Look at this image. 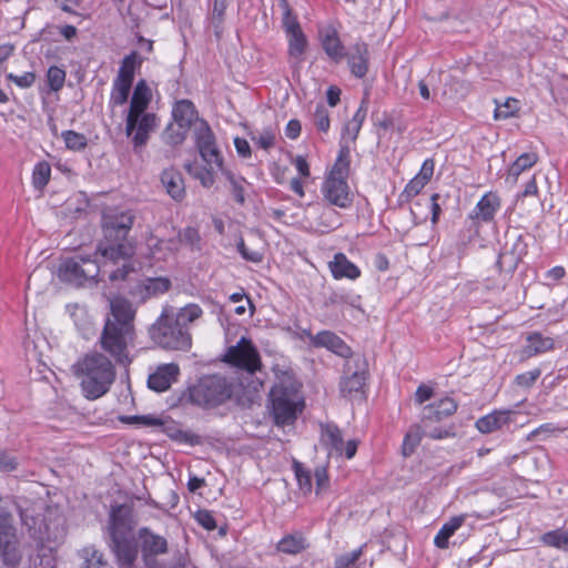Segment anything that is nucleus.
Instances as JSON below:
<instances>
[{
    "mask_svg": "<svg viewBox=\"0 0 568 568\" xmlns=\"http://www.w3.org/2000/svg\"><path fill=\"white\" fill-rule=\"evenodd\" d=\"M135 221L131 210L110 211L103 214L102 230L106 244H100L98 252L101 256L113 264L124 261L121 267L109 273L110 281L125 280L132 268L126 261L134 255V246L128 240Z\"/></svg>",
    "mask_w": 568,
    "mask_h": 568,
    "instance_id": "1",
    "label": "nucleus"
},
{
    "mask_svg": "<svg viewBox=\"0 0 568 568\" xmlns=\"http://www.w3.org/2000/svg\"><path fill=\"white\" fill-rule=\"evenodd\" d=\"M151 91L144 80H140L133 91L125 119V134L131 139L134 152H140L158 128V116L145 112L151 102Z\"/></svg>",
    "mask_w": 568,
    "mask_h": 568,
    "instance_id": "2",
    "label": "nucleus"
},
{
    "mask_svg": "<svg viewBox=\"0 0 568 568\" xmlns=\"http://www.w3.org/2000/svg\"><path fill=\"white\" fill-rule=\"evenodd\" d=\"M81 389L87 399L94 400L106 394L115 379L112 362L101 353L85 355L75 364Z\"/></svg>",
    "mask_w": 568,
    "mask_h": 568,
    "instance_id": "3",
    "label": "nucleus"
},
{
    "mask_svg": "<svg viewBox=\"0 0 568 568\" xmlns=\"http://www.w3.org/2000/svg\"><path fill=\"white\" fill-rule=\"evenodd\" d=\"M234 385L222 375H205L189 386L183 395L186 403L202 409L216 408L233 396Z\"/></svg>",
    "mask_w": 568,
    "mask_h": 568,
    "instance_id": "4",
    "label": "nucleus"
},
{
    "mask_svg": "<svg viewBox=\"0 0 568 568\" xmlns=\"http://www.w3.org/2000/svg\"><path fill=\"white\" fill-rule=\"evenodd\" d=\"M152 341L168 349H187L191 347V334L187 326L175 322L173 307L166 305L150 328Z\"/></svg>",
    "mask_w": 568,
    "mask_h": 568,
    "instance_id": "5",
    "label": "nucleus"
},
{
    "mask_svg": "<svg viewBox=\"0 0 568 568\" xmlns=\"http://www.w3.org/2000/svg\"><path fill=\"white\" fill-rule=\"evenodd\" d=\"M101 266L90 255L77 254L61 261L58 267V276L62 282L81 286L98 277Z\"/></svg>",
    "mask_w": 568,
    "mask_h": 568,
    "instance_id": "6",
    "label": "nucleus"
},
{
    "mask_svg": "<svg viewBox=\"0 0 568 568\" xmlns=\"http://www.w3.org/2000/svg\"><path fill=\"white\" fill-rule=\"evenodd\" d=\"M133 329H129L113 323H105L101 337V347L120 364H129L128 345L133 336Z\"/></svg>",
    "mask_w": 568,
    "mask_h": 568,
    "instance_id": "7",
    "label": "nucleus"
},
{
    "mask_svg": "<svg viewBox=\"0 0 568 568\" xmlns=\"http://www.w3.org/2000/svg\"><path fill=\"white\" fill-rule=\"evenodd\" d=\"M138 540L145 568H169L165 562L158 559L169 550V542L164 536L142 527L138 530Z\"/></svg>",
    "mask_w": 568,
    "mask_h": 568,
    "instance_id": "8",
    "label": "nucleus"
},
{
    "mask_svg": "<svg viewBox=\"0 0 568 568\" xmlns=\"http://www.w3.org/2000/svg\"><path fill=\"white\" fill-rule=\"evenodd\" d=\"M223 361L248 374H254L262 367L261 356L250 338L242 336L236 345L227 348Z\"/></svg>",
    "mask_w": 568,
    "mask_h": 568,
    "instance_id": "9",
    "label": "nucleus"
},
{
    "mask_svg": "<svg viewBox=\"0 0 568 568\" xmlns=\"http://www.w3.org/2000/svg\"><path fill=\"white\" fill-rule=\"evenodd\" d=\"M272 414L276 425H290L297 417L296 394L283 385H275L271 393Z\"/></svg>",
    "mask_w": 568,
    "mask_h": 568,
    "instance_id": "10",
    "label": "nucleus"
},
{
    "mask_svg": "<svg viewBox=\"0 0 568 568\" xmlns=\"http://www.w3.org/2000/svg\"><path fill=\"white\" fill-rule=\"evenodd\" d=\"M194 143L202 160L217 170L224 166L223 156L217 148L215 134L205 120L197 121L193 130Z\"/></svg>",
    "mask_w": 568,
    "mask_h": 568,
    "instance_id": "11",
    "label": "nucleus"
},
{
    "mask_svg": "<svg viewBox=\"0 0 568 568\" xmlns=\"http://www.w3.org/2000/svg\"><path fill=\"white\" fill-rule=\"evenodd\" d=\"M0 557L7 567H16L21 560L17 530L10 515L0 517Z\"/></svg>",
    "mask_w": 568,
    "mask_h": 568,
    "instance_id": "12",
    "label": "nucleus"
},
{
    "mask_svg": "<svg viewBox=\"0 0 568 568\" xmlns=\"http://www.w3.org/2000/svg\"><path fill=\"white\" fill-rule=\"evenodd\" d=\"M321 192L324 201L331 206L347 210L353 205L354 194L347 181L325 178Z\"/></svg>",
    "mask_w": 568,
    "mask_h": 568,
    "instance_id": "13",
    "label": "nucleus"
},
{
    "mask_svg": "<svg viewBox=\"0 0 568 568\" xmlns=\"http://www.w3.org/2000/svg\"><path fill=\"white\" fill-rule=\"evenodd\" d=\"M134 525L133 509L131 506L126 504L112 506L108 523L110 537L129 536Z\"/></svg>",
    "mask_w": 568,
    "mask_h": 568,
    "instance_id": "14",
    "label": "nucleus"
},
{
    "mask_svg": "<svg viewBox=\"0 0 568 568\" xmlns=\"http://www.w3.org/2000/svg\"><path fill=\"white\" fill-rule=\"evenodd\" d=\"M344 59L347 61L348 69L357 79H363L369 68L368 45L363 41H357L345 51Z\"/></svg>",
    "mask_w": 568,
    "mask_h": 568,
    "instance_id": "15",
    "label": "nucleus"
},
{
    "mask_svg": "<svg viewBox=\"0 0 568 568\" xmlns=\"http://www.w3.org/2000/svg\"><path fill=\"white\" fill-rule=\"evenodd\" d=\"M318 38L326 55L338 63L344 59L345 47L339 39L337 29L333 24H325L318 28Z\"/></svg>",
    "mask_w": 568,
    "mask_h": 568,
    "instance_id": "16",
    "label": "nucleus"
},
{
    "mask_svg": "<svg viewBox=\"0 0 568 568\" xmlns=\"http://www.w3.org/2000/svg\"><path fill=\"white\" fill-rule=\"evenodd\" d=\"M111 539V549L115 555L118 565L121 568H131L133 567L138 555L139 548L136 542L131 536H118L110 537Z\"/></svg>",
    "mask_w": 568,
    "mask_h": 568,
    "instance_id": "17",
    "label": "nucleus"
},
{
    "mask_svg": "<svg viewBox=\"0 0 568 568\" xmlns=\"http://www.w3.org/2000/svg\"><path fill=\"white\" fill-rule=\"evenodd\" d=\"M110 314L105 323H113L114 325L133 329V321L135 317V310L131 302L122 296H114L110 300Z\"/></svg>",
    "mask_w": 568,
    "mask_h": 568,
    "instance_id": "18",
    "label": "nucleus"
},
{
    "mask_svg": "<svg viewBox=\"0 0 568 568\" xmlns=\"http://www.w3.org/2000/svg\"><path fill=\"white\" fill-rule=\"evenodd\" d=\"M457 403L450 397H445L426 405L422 413L423 427L428 428L430 424L439 423L444 418L452 416L457 410Z\"/></svg>",
    "mask_w": 568,
    "mask_h": 568,
    "instance_id": "19",
    "label": "nucleus"
},
{
    "mask_svg": "<svg viewBox=\"0 0 568 568\" xmlns=\"http://www.w3.org/2000/svg\"><path fill=\"white\" fill-rule=\"evenodd\" d=\"M506 241L503 247L500 258L508 260L511 266H516L528 252L526 236L517 231L506 233Z\"/></svg>",
    "mask_w": 568,
    "mask_h": 568,
    "instance_id": "20",
    "label": "nucleus"
},
{
    "mask_svg": "<svg viewBox=\"0 0 568 568\" xmlns=\"http://www.w3.org/2000/svg\"><path fill=\"white\" fill-rule=\"evenodd\" d=\"M179 374L180 367L175 363L160 365L149 375L148 386L158 393L165 392L176 381Z\"/></svg>",
    "mask_w": 568,
    "mask_h": 568,
    "instance_id": "21",
    "label": "nucleus"
},
{
    "mask_svg": "<svg viewBox=\"0 0 568 568\" xmlns=\"http://www.w3.org/2000/svg\"><path fill=\"white\" fill-rule=\"evenodd\" d=\"M516 414L517 413L515 410L510 409H496L478 418L476 422V428L481 434L493 433L513 423Z\"/></svg>",
    "mask_w": 568,
    "mask_h": 568,
    "instance_id": "22",
    "label": "nucleus"
},
{
    "mask_svg": "<svg viewBox=\"0 0 568 568\" xmlns=\"http://www.w3.org/2000/svg\"><path fill=\"white\" fill-rule=\"evenodd\" d=\"M500 207V199L494 192H488L481 196L474 210L469 214V219L477 223H488L494 220L495 214Z\"/></svg>",
    "mask_w": 568,
    "mask_h": 568,
    "instance_id": "23",
    "label": "nucleus"
},
{
    "mask_svg": "<svg viewBox=\"0 0 568 568\" xmlns=\"http://www.w3.org/2000/svg\"><path fill=\"white\" fill-rule=\"evenodd\" d=\"M311 342L315 347H325L334 354L348 358L352 355L351 347L335 333L331 331H322L311 337Z\"/></svg>",
    "mask_w": 568,
    "mask_h": 568,
    "instance_id": "24",
    "label": "nucleus"
},
{
    "mask_svg": "<svg viewBox=\"0 0 568 568\" xmlns=\"http://www.w3.org/2000/svg\"><path fill=\"white\" fill-rule=\"evenodd\" d=\"M321 444L327 449L328 456H343V435L337 425L333 423L321 424Z\"/></svg>",
    "mask_w": 568,
    "mask_h": 568,
    "instance_id": "25",
    "label": "nucleus"
},
{
    "mask_svg": "<svg viewBox=\"0 0 568 568\" xmlns=\"http://www.w3.org/2000/svg\"><path fill=\"white\" fill-rule=\"evenodd\" d=\"M328 268L335 280L354 281L361 276V270L344 253H336L328 262Z\"/></svg>",
    "mask_w": 568,
    "mask_h": 568,
    "instance_id": "26",
    "label": "nucleus"
},
{
    "mask_svg": "<svg viewBox=\"0 0 568 568\" xmlns=\"http://www.w3.org/2000/svg\"><path fill=\"white\" fill-rule=\"evenodd\" d=\"M555 342L551 337L544 336L540 333H531L526 338V345L521 351L525 358L534 357L549 352L554 348Z\"/></svg>",
    "mask_w": 568,
    "mask_h": 568,
    "instance_id": "27",
    "label": "nucleus"
},
{
    "mask_svg": "<svg viewBox=\"0 0 568 568\" xmlns=\"http://www.w3.org/2000/svg\"><path fill=\"white\" fill-rule=\"evenodd\" d=\"M173 122L181 124L184 129H190L192 124L195 125L197 121V112L194 104L189 100L178 101L172 110Z\"/></svg>",
    "mask_w": 568,
    "mask_h": 568,
    "instance_id": "28",
    "label": "nucleus"
},
{
    "mask_svg": "<svg viewBox=\"0 0 568 568\" xmlns=\"http://www.w3.org/2000/svg\"><path fill=\"white\" fill-rule=\"evenodd\" d=\"M161 182L168 194L175 201H180L185 195L184 182L179 171L166 169L161 174Z\"/></svg>",
    "mask_w": 568,
    "mask_h": 568,
    "instance_id": "29",
    "label": "nucleus"
},
{
    "mask_svg": "<svg viewBox=\"0 0 568 568\" xmlns=\"http://www.w3.org/2000/svg\"><path fill=\"white\" fill-rule=\"evenodd\" d=\"M351 172V149L348 145L341 143L339 151L333 168L326 178H335L347 181Z\"/></svg>",
    "mask_w": 568,
    "mask_h": 568,
    "instance_id": "30",
    "label": "nucleus"
},
{
    "mask_svg": "<svg viewBox=\"0 0 568 568\" xmlns=\"http://www.w3.org/2000/svg\"><path fill=\"white\" fill-rule=\"evenodd\" d=\"M538 161V155L535 152H527L519 155L515 162L509 166L507 175H506V182L510 184H516L518 181L519 175L532 168Z\"/></svg>",
    "mask_w": 568,
    "mask_h": 568,
    "instance_id": "31",
    "label": "nucleus"
},
{
    "mask_svg": "<svg viewBox=\"0 0 568 568\" xmlns=\"http://www.w3.org/2000/svg\"><path fill=\"white\" fill-rule=\"evenodd\" d=\"M465 520L466 515H458L446 521L434 538L435 546L440 549H447L449 538L463 526Z\"/></svg>",
    "mask_w": 568,
    "mask_h": 568,
    "instance_id": "32",
    "label": "nucleus"
},
{
    "mask_svg": "<svg viewBox=\"0 0 568 568\" xmlns=\"http://www.w3.org/2000/svg\"><path fill=\"white\" fill-rule=\"evenodd\" d=\"M308 547L306 538L301 532L285 535L276 545L277 551L285 555H297Z\"/></svg>",
    "mask_w": 568,
    "mask_h": 568,
    "instance_id": "33",
    "label": "nucleus"
},
{
    "mask_svg": "<svg viewBox=\"0 0 568 568\" xmlns=\"http://www.w3.org/2000/svg\"><path fill=\"white\" fill-rule=\"evenodd\" d=\"M142 64V59L135 51L125 55L121 61L118 75L114 80L133 84L135 70Z\"/></svg>",
    "mask_w": 568,
    "mask_h": 568,
    "instance_id": "34",
    "label": "nucleus"
},
{
    "mask_svg": "<svg viewBox=\"0 0 568 568\" xmlns=\"http://www.w3.org/2000/svg\"><path fill=\"white\" fill-rule=\"evenodd\" d=\"M365 385V373L354 372L351 376L342 378L339 390L344 397L354 398L362 393Z\"/></svg>",
    "mask_w": 568,
    "mask_h": 568,
    "instance_id": "35",
    "label": "nucleus"
},
{
    "mask_svg": "<svg viewBox=\"0 0 568 568\" xmlns=\"http://www.w3.org/2000/svg\"><path fill=\"white\" fill-rule=\"evenodd\" d=\"M209 166L210 168L200 165L197 162H190L184 164L186 172L194 179L199 180L204 187H211L215 182L213 165Z\"/></svg>",
    "mask_w": 568,
    "mask_h": 568,
    "instance_id": "36",
    "label": "nucleus"
},
{
    "mask_svg": "<svg viewBox=\"0 0 568 568\" xmlns=\"http://www.w3.org/2000/svg\"><path fill=\"white\" fill-rule=\"evenodd\" d=\"M288 41V54L297 63L302 61V57L307 45V39L303 30H298L286 34Z\"/></svg>",
    "mask_w": 568,
    "mask_h": 568,
    "instance_id": "37",
    "label": "nucleus"
},
{
    "mask_svg": "<svg viewBox=\"0 0 568 568\" xmlns=\"http://www.w3.org/2000/svg\"><path fill=\"white\" fill-rule=\"evenodd\" d=\"M318 226L323 232H331L342 226V215L331 205L323 207L317 219Z\"/></svg>",
    "mask_w": 568,
    "mask_h": 568,
    "instance_id": "38",
    "label": "nucleus"
},
{
    "mask_svg": "<svg viewBox=\"0 0 568 568\" xmlns=\"http://www.w3.org/2000/svg\"><path fill=\"white\" fill-rule=\"evenodd\" d=\"M80 555L84 560L83 568H112L94 546L84 547Z\"/></svg>",
    "mask_w": 568,
    "mask_h": 568,
    "instance_id": "39",
    "label": "nucleus"
},
{
    "mask_svg": "<svg viewBox=\"0 0 568 568\" xmlns=\"http://www.w3.org/2000/svg\"><path fill=\"white\" fill-rule=\"evenodd\" d=\"M222 174L226 178L231 185V192L234 197V200L239 204H244L245 202V187L244 184H246V180L242 176H236L233 174L230 170H226L224 166L220 169Z\"/></svg>",
    "mask_w": 568,
    "mask_h": 568,
    "instance_id": "40",
    "label": "nucleus"
},
{
    "mask_svg": "<svg viewBox=\"0 0 568 568\" xmlns=\"http://www.w3.org/2000/svg\"><path fill=\"white\" fill-rule=\"evenodd\" d=\"M423 435V424L414 425L409 428L402 445V453L405 457L410 456L415 452L416 447L420 444Z\"/></svg>",
    "mask_w": 568,
    "mask_h": 568,
    "instance_id": "41",
    "label": "nucleus"
},
{
    "mask_svg": "<svg viewBox=\"0 0 568 568\" xmlns=\"http://www.w3.org/2000/svg\"><path fill=\"white\" fill-rule=\"evenodd\" d=\"M190 129H184L181 124L170 123L163 132V141L172 146L180 145L186 139Z\"/></svg>",
    "mask_w": 568,
    "mask_h": 568,
    "instance_id": "42",
    "label": "nucleus"
},
{
    "mask_svg": "<svg viewBox=\"0 0 568 568\" xmlns=\"http://www.w3.org/2000/svg\"><path fill=\"white\" fill-rule=\"evenodd\" d=\"M132 84L113 80L112 90L110 94V105L120 106L123 105L129 98Z\"/></svg>",
    "mask_w": 568,
    "mask_h": 568,
    "instance_id": "43",
    "label": "nucleus"
},
{
    "mask_svg": "<svg viewBox=\"0 0 568 568\" xmlns=\"http://www.w3.org/2000/svg\"><path fill=\"white\" fill-rule=\"evenodd\" d=\"M51 166L48 162L37 163L32 171V184L37 190H43L50 181Z\"/></svg>",
    "mask_w": 568,
    "mask_h": 568,
    "instance_id": "44",
    "label": "nucleus"
},
{
    "mask_svg": "<svg viewBox=\"0 0 568 568\" xmlns=\"http://www.w3.org/2000/svg\"><path fill=\"white\" fill-rule=\"evenodd\" d=\"M203 314L202 308L197 304H187L174 314L175 322H179L182 326H187L200 318Z\"/></svg>",
    "mask_w": 568,
    "mask_h": 568,
    "instance_id": "45",
    "label": "nucleus"
},
{
    "mask_svg": "<svg viewBox=\"0 0 568 568\" xmlns=\"http://www.w3.org/2000/svg\"><path fill=\"white\" fill-rule=\"evenodd\" d=\"M148 300L166 293L171 288V281L168 277H146Z\"/></svg>",
    "mask_w": 568,
    "mask_h": 568,
    "instance_id": "46",
    "label": "nucleus"
},
{
    "mask_svg": "<svg viewBox=\"0 0 568 568\" xmlns=\"http://www.w3.org/2000/svg\"><path fill=\"white\" fill-rule=\"evenodd\" d=\"M232 0H214L211 13V22L215 29V34L220 36L224 22L225 10Z\"/></svg>",
    "mask_w": 568,
    "mask_h": 568,
    "instance_id": "47",
    "label": "nucleus"
},
{
    "mask_svg": "<svg viewBox=\"0 0 568 568\" xmlns=\"http://www.w3.org/2000/svg\"><path fill=\"white\" fill-rule=\"evenodd\" d=\"M541 540L545 545L558 549L568 550V531L567 530H552L544 534Z\"/></svg>",
    "mask_w": 568,
    "mask_h": 568,
    "instance_id": "48",
    "label": "nucleus"
},
{
    "mask_svg": "<svg viewBox=\"0 0 568 568\" xmlns=\"http://www.w3.org/2000/svg\"><path fill=\"white\" fill-rule=\"evenodd\" d=\"M280 7L283 10L282 24L286 34L302 30L296 16L293 14L287 0H280Z\"/></svg>",
    "mask_w": 568,
    "mask_h": 568,
    "instance_id": "49",
    "label": "nucleus"
},
{
    "mask_svg": "<svg viewBox=\"0 0 568 568\" xmlns=\"http://www.w3.org/2000/svg\"><path fill=\"white\" fill-rule=\"evenodd\" d=\"M65 146L72 151H80L87 146L88 140L84 134L72 130L62 133Z\"/></svg>",
    "mask_w": 568,
    "mask_h": 568,
    "instance_id": "50",
    "label": "nucleus"
},
{
    "mask_svg": "<svg viewBox=\"0 0 568 568\" xmlns=\"http://www.w3.org/2000/svg\"><path fill=\"white\" fill-rule=\"evenodd\" d=\"M519 102L516 99H507L504 104H498L494 116L496 120H505L514 116L519 110Z\"/></svg>",
    "mask_w": 568,
    "mask_h": 568,
    "instance_id": "51",
    "label": "nucleus"
},
{
    "mask_svg": "<svg viewBox=\"0 0 568 568\" xmlns=\"http://www.w3.org/2000/svg\"><path fill=\"white\" fill-rule=\"evenodd\" d=\"M425 185L426 183L424 181L415 176L406 184L404 191L399 194V202H409L414 196L419 194V192L425 187Z\"/></svg>",
    "mask_w": 568,
    "mask_h": 568,
    "instance_id": "52",
    "label": "nucleus"
},
{
    "mask_svg": "<svg viewBox=\"0 0 568 568\" xmlns=\"http://www.w3.org/2000/svg\"><path fill=\"white\" fill-rule=\"evenodd\" d=\"M48 84L54 92L61 90L65 81V71L59 67H50L47 72Z\"/></svg>",
    "mask_w": 568,
    "mask_h": 568,
    "instance_id": "53",
    "label": "nucleus"
},
{
    "mask_svg": "<svg viewBox=\"0 0 568 568\" xmlns=\"http://www.w3.org/2000/svg\"><path fill=\"white\" fill-rule=\"evenodd\" d=\"M314 125L316 129L323 133H327L331 125L329 120V112L328 110L323 105L318 104L316 105L315 112H314Z\"/></svg>",
    "mask_w": 568,
    "mask_h": 568,
    "instance_id": "54",
    "label": "nucleus"
},
{
    "mask_svg": "<svg viewBox=\"0 0 568 568\" xmlns=\"http://www.w3.org/2000/svg\"><path fill=\"white\" fill-rule=\"evenodd\" d=\"M423 429L424 435L432 439H445L455 436V430L453 426H434V424H430L428 428L423 427Z\"/></svg>",
    "mask_w": 568,
    "mask_h": 568,
    "instance_id": "55",
    "label": "nucleus"
},
{
    "mask_svg": "<svg viewBox=\"0 0 568 568\" xmlns=\"http://www.w3.org/2000/svg\"><path fill=\"white\" fill-rule=\"evenodd\" d=\"M18 458L0 447V473H11L18 469Z\"/></svg>",
    "mask_w": 568,
    "mask_h": 568,
    "instance_id": "56",
    "label": "nucleus"
},
{
    "mask_svg": "<svg viewBox=\"0 0 568 568\" xmlns=\"http://www.w3.org/2000/svg\"><path fill=\"white\" fill-rule=\"evenodd\" d=\"M363 554V547H359L352 552L338 556L335 559V568H352Z\"/></svg>",
    "mask_w": 568,
    "mask_h": 568,
    "instance_id": "57",
    "label": "nucleus"
},
{
    "mask_svg": "<svg viewBox=\"0 0 568 568\" xmlns=\"http://www.w3.org/2000/svg\"><path fill=\"white\" fill-rule=\"evenodd\" d=\"M294 468L300 488L305 493H310L312 489V477L310 471L306 470L300 463H295Z\"/></svg>",
    "mask_w": 568,
    "mask_h": 568,
    "instance_id": "58",
    "label": "nucleus"
},
{
    "mask_svg": "<svg viewBox=\"0 0 568 568\" xmlns=\"http://www.w3.org/2000/svg\"><path fill=\"white\" fill-rule=\"evenodd\" d=\"M129 295L136 303H144L148 301L145 278L141 280L130 286L128 290Z\"/></svg>",
    "mask_w": 568,
    "mask_h": 568,
    "instance_id": "59",
    "label": "nucleus"
},
{
    "mask_svg": "<svg viewBox=\"0 0 568 568\" xmlns=\"http://www.w3.org/2000/svg\"><path fill=\"white\" fill-rule=\"evenodd\" d=\"M541 375L539 368H535L516 376L515 382L518 386L528 388L532 386Z\"/></svg>",
    "mask_w": 568,
    "mask_h": 568,
    "instance_id": "60",
    "label": "nucleus"
},
{
    "mask_svg": "<svg viewBox=\"0 0 568 568\" xmlns=\"http://www.w3.org/2000/svg\"><path fill=\"white\" fill-rule=\"evenodd\" d=\"M121 422L128 424H142L144 426H160L162 425V420L158 417L153 416H123L120 418Z\"/></svg>",
    "mask_w": 568,
    "mask_h": 568,
    "instance_id": "61",
    "label": "nucleus"
},
{
    "mask_svg": "<svg viewBox=\"0 0 568 568\" xmlns=\"http://www.w3.org/2000/svg\"><path fill=\"white\" fill-rule=\"evenodd\" d=\"M146 245L151 250L152 254L154 255L164 248L171 251L173 248L172 246L174 245V242L172 240L165 241V240H161L154 235H150L146 239Z\"/></svg>",
    "mask_w": 568,
    "mask_h": 568,
    "instance_id": "62",
    "label": "nucleus"
},
{
    "mask_svg": "<svg viewBox=\"0 0 568 568\" xmlns=\"http://www.w3.org/2000/svg\"><path fill=\"white\" fill-rule=\"evenodd\" d=\"M7 79L14 84H17L21 89L30 88L36 81V74L33 72H24L21 75H16L13 73L7 74Z\"/></svg>",
    "mask_w": 568,
    "mask_h": 568,
    "instance_id": "63",
    "label": "nucleus"
},
{
    "mask_svg": "<svg viewBox=\"0 0 568 568\" xmlns=\"http://www.w3.org/2000/svg\"><path fill=\"white\" fill-rule=\"evenodd\" d=\"M237 251L246 261L260 263L263 260V254L260 253L258 251L250 250L242 239L237 243Z\"/></svg>",
    "mask_w": 568,
    "mask_h": 568,
    "instance_id": "64",
    "label": "nucleus"
}]
</instances>
